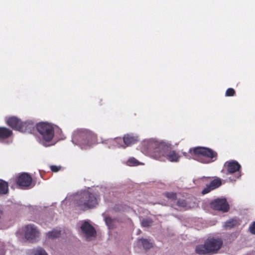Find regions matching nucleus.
I'll return each mask as SVG.
<instances>
[{
	"mask_svg": "<svg viewBox=\"0 0 255 255\" xmlns=\"http://www.w3.org/2000/svg\"><path fill=\"white\" fill-rule=\"evenodd\" d=\"M142 146V149L153 159L161 161L165 158L172 162L179 161L180 156L172 149L171 144L168 142L151 138L144 140Z\"/></svg>",
	"mask_w": 255,
	"mask_h": 255,
	"instance_id": "obj_1",
	"label": "nucleus"
},
{
	"mask_svg": "<svg viewBox=\"0 0 255 255\" xmlns=\"http://www.w3.org/2000/svg\"><path fill=\"white\" fill-rule=\"evenodd\" d=\"M99 197L93 193L85 191L74 195L68 196L64 201L67 203L71 201L81 210H86L95 207L98 203Z\"/></svg>",
	"mask_w": 255,
	"mask_h": 255,
	"instance_id": "obj_2",
	"label": "nucleus"
},
{
	"mask_svg": "<svg viewBox=\"0 0 255 255\" xmlns=\"http://www.w3.org/2000/svg\"><path fill=\"white\" fill-rule=\"evenodd\" d=\"M183 155L187 159H194L203 163H209L217 158V153L212 149L204 147L191 148L188 152H183Z\"/></svg>",
	"mask_w": 255,
	"mask_h": 255,
	"instance_id": "obj_3",
	"label": "nucleus"
},
{
	"mask_svg": "<svg viewBox=\"0 0 255 255\" xmlns=\"http://www.w3.org/2000/svg\"><path fill=\"white\" fill-rule=\"evenodd\" d=\"M72 141L82 148L86 149L96 142V136L90 130L79 129L74 132Z\"/></svg>",
	"mask_w": 255,
	"mask_h": 255,
	"instance_id": "obj_4",
	"label": "nucleus"
},
{
	"mask_svg": "<svg viewBox=\"0 0 255 255\" xmlns=\"http://www.w3.org/2000/svg\"><path fill=\"white\" fill-rule=\"evenodd\" d=\"M223 245L221 239L209 238L203 244L199 245L195 248V252L200 255H210L214 254L220 249Z\"/></svg>",
	"mask_w": 255,
	"mask_h": 255,
	"instance_id": "obj_5",
	"label": "nucleus"
},
{
	"mask_svg": "<svg viewBox=\"0 0 255 255\" xmlns=\"http://www.w3.org/2000/svg\"><path fill=\"white\" fill-rule=\"evenodd\" d=\"M36 129L40 135L39 142L45 146L50 145L48 143L54 137V129L53 127L48 124L42 123L37 125Z\"/></svg>",
	"mask_w": 255,
	"mask_h": 255,
	"instance_id": "obj_6",
	"label": "nucleus"
},
{
	"mask_svg": "<svg viewBox=\"0 0 255 255\" xmlns=\"http://www.w3.org/2000/svg\"><path fill=\"white\" fill-rule=\"evenodd\" d=\"M138 140V137L133 134H127L125 135L123 138H116L110 139L108 140L110 143L114 146L126 148L127 146L135 143Z\"/></svg>",
	"mask_w": 255,
	"mask_h": 255,
	"instance_id": "obj_7",
	"label": "nucleus"
},
{
	"mask_svg": "<svg viewBox=\"0 0 255 255\" xmlns=\"http://www.w3.org/2000/svg\"><path fill=\"white\" fill-rule=\"evenodd\" d=\"M7 125L15 130L21 132H31L33 125L29 123H22L21 121L14 117L9 118L6 121Z\"/></svg>",
	"mask_w": 255,
	"mask_h": 255,
	"instance_id": "obj_8",
	"label": "nucleus"
},
{
	"mask_svg": "<svg viewBox=\"0 0 255 255\" xmlns=\"http://www.w3.org/2000/svg\"><path fill=\"white\" fill-rule=\"evenodd\" d=\"M24 232L25 238L28 241L34 243L38 240L40 232L35 225L29 224L25 226L24 228Z\"/></svg>",
	"mask_w": 255,
	"mask_h": 255,
	"instance_id": "obj_9",
	"label": "nucleus"
},
{
	"mask_svg": "<svg viewBox=\"0 0 255 255\" xmlns=\"http://www.w3.org/2000/svg\"><path fill=\"white\" fill-rule=\"evenodd\" d=\"M81 234L88 240L95 238L96 231L94 228L88 222H84L81 226Z\"/></svg>",
	"mask_w": 255,
	"mask_h": 255,
	"instance_id": "obj_10",
	"label": "nucleus"
},
{
	"mask_svg": "<svg viewBox=\"0 0 255 255\" xmlns=\"http://www.w3.org/2000/svg\"><path fill=\"white\" fill-rule=\"evenodd\" d=\"M211 207L216 210L227 212L229 209V205L225 199H218L211 203Z\"/></svg>",
	"mask_w": 255,
	"mask_h": 255,
	"instance_id": "obj_11",
	"label": "nucleus"
},
{
	"mask_svg": "<svg viewBox=\"0 0 255 255\" xmlns=\"http://www.w3.org/2000/svg\"><path fill=\"white\" fill-rule=\"evenodd\" d=\"M32 178L27 173H22L18 178L17 183L21 187H26L31 184Z\"/></svg>",
	"mask_w": 255,
	"mask_h": 255,
	"instance_id": "obj_12",
	"label": "nucleus"
},
{
	"mask_svg": "<svg viewBox=\"0 0 255 255\" xmlns=\"http://www.w3.org/2000/svg\"><path fill=\"white\" fill-rule=\"evenodd\" d=\"M226 164L227 167L228 172L229 173L232 174L238 172L237 174L238 176L237 178H239L241 176L240 173L239 172L241 166L237 161L227 162Z\"/></svg>",
	"mask_w": 255,
	"mask_h": 255,
	"instance_id": "obj_13",
	"label": "nucleus"
},
{
	"mask_svg": "<svg viewBox=\"0 0 255 255\" xmlns=\"http://www.w3.org/2000/svg\"><path fill=\"white\" fill-rule=\"evenodd\" d=\"M221 184V181L219 179H216L213 180L210 184V185L207 186L203 191L202 194H205L209 193L211 190H213Z\"/></svg>",
	"mask_w": 255,
	"mask_h": 255,
	"instance_id": "obj_14",
	"label": "nucleus"
},
{
	"mask_svg": "<svg viewBox=\"0 0 255 255\" xmlns=\"http://www.w3.org/2000/svg\"><path fill=\"white\" fill-rule=\"evenodd\" d=\"M12 134V131L6 128L0 127V142H4L5 140Z\"/></svg>",
	"mask_w": 255,
	"mask_h": 255,
	"instance_id": "obj_15",
	"label": "nucleus"
},
{
	"mask_svg": "<svg viewBox=\"0 0 255 255\" xmlns=\"http://www.w3.org/2000/svg\"><path fill=\"white\" fill-rule=\"evenodd\" d=\"M238 225V221L236 220L231 219L225 222L223 225L225 230L231 229Z\"/></svg>",
	"mask_w": 255,
	"mask_h": 255,
	"instance_id": "obj_16",
	"label": "nucleus"
},
{
	"mask_svg": "<svg viewBox=\"0 0 255 255\" xmlns=\"http://www.w3.org/2000/svg\"><path fill=\"white\" fill-rule=\"evenodd\" d=\"M28 254L30 255H48L47 253L40 247L29 250Z\"/></svg>",
	"mask_w": 255,
	"mask_h": 255,
	"instance_id": "obj_17",
	"label": "nucleus"
},
{
	"mask_svg": "<svg viewBox=\"0 0 255 255\" xmlns=\"http://www.w3.org/2000/svg\"><path fill=\"white\" fill-rule=\"evenodd\" d=\"M8 191L7 183L2 180L0 179V194H5Z\"/></svg>",
	"mask_w": 255,
	"mask_h": 255,
	"instance_id": "obj_18",
	"label": "nucleus"
},
{
	"mask_svg": "<svg viewBox=\"0 0 255 255\" xmlns=\"http://www.w3.org/2000/svg\"><path fill=\"white\" fill-rule=\"evenodd\" d=\"M104 220L107 226L109 229H112L114 227L116 222L115 219H113L110 217H105Z\"/></svg>",
	"mask_w": 255,
	"mask_h": 255,
	"instance_id": "obj_19",
	"label": "nucleus"
},
{
	"mask_svg": "<svg viewBox=\"0 0 255 255\" xmlns=\"http://www.w3.org/2000/svg\"><path fill=\"white\" fill-rule=\"evenodd\" d=\"M60 235V231L58 230H53L51 232H49L47 234V236L48 238L53 239L58 237Z\"/></svg>",
	"mask_w": 255,
	"mask_h": 255,
	"instance_id": "obj_20",
	"label": "nucleus"
},
{
	"mask_svg": "<svg viewBox=\"0 0 255 255\" xmlns=\"http://www.w3.org/2000/svg\"><path fill=\"white\" fill-rule=\"evenodd\" d=\"M152 221L150 219H143L141 221L142 226L144 227H148L151 225Z\"/></svg>",
	"mask_w": 255,
	"mask_h": 255,
	"instance_id": "obj_21",
	"label": "nucleus"
},
{
	"mask_svg": "<svg viewBox=\"0 0 255 255\" xmlns=\"http://www.w3.org/2000/svg\"><path fill=\"white\" fill-rule=\"evenodd\" d=\"M139 241L141 243L143 247L145 249H149L152 246V244L146 239H141Z\"/></svg>",
	"mask_w": 255,
	"mask_h": 255,
	"instance_id": "obj_22",
	"label": "nucleus"
},
{
	"mask_svg": "<svg viewBox=\"0 0 255 255\" xmlns=\"http://www.w3.org/2000/svg\"><path fill=\"white\" fill-rule=\"evenodd\" d=\"M127 164L129 166H135L138 164V162L134 158H131L128 160Z\"/></svg>",
	"mask_w": 255,
	"mask_h": 255,
	"instance_id": "obj_23",
	"label": "nucleus"
},
{
	"mask_svg": "<svg viewBox=\"0 0 255 255\" xmlns=\"http://www.w3.org/2000/svg\"><path fill=\"white\" fill-rule=\"evenodd\" d=\"M165 196L169 198V199H171L172 200H174L176 198V194L173 193V192H171V193H166L165 194Z\"/></svg>",
	"mask_w": 255,
	"mask_h": 255,
	"instance_id": "obj_24",
	"label": "nucleus"
},
{
	"mask_svg": "<svg viewBox=\"0 0 255 255\" xmlns=\"http://www.w3.org/2000/svg\"><path fill=\"white\" fill-rule=\"evenodd\" d=\"M235 90L233 88H229L226 92V96H233L235 94Z\"/></svg>",
	"mask_w": 255,
	"mask_h": 255,
	"instance_id": "obj_25",
	"label": "nucleus"
},
{
	"mask_svg": "<svg viewBox=\"0 0 255 255\" xmlns=\"http://www.w3.org/2000/svg\"><path fill=\"white\" fill-rule=\"evenodd\" d=\"M250 231L253 234H255V222L250 226Z\"/></svg>",
	"mask_w": 255,
	"mask_h": 255,
	"instance_id": "obj_26",
	"label": "nucleus"
},
{
	"mask_svg": "<svg viewBox=\"0 0 255 255\" xmlns=\"http://www.w3.org/2000/svg\"><path fill=\"white\" fill-rule=\"evenodd\" d=\"M60 166H57L55 165H52L50 166V169L53 172L58 171L60 170Z\"/></svg>",
	"mask_w": 255,
	"mask_h": 255,
	"instance_id": "obj_27",
	"label": "nucleus"
},
{
	"mask_svg": "<svg viewBox=\"0 0 255 255\" xmlns=\"http://www.w3.org/2000/svg\"><path fill=\"white\" fill-rule=\"evenodd\" d=\"M178 204L180 206H184L186 204L185 202L183 200L181 201H178Z\"/></svg>",
	"mask_w": 255,
	"mask_h": 255,
	"instance_id": "obj_28",
	"label": "nucleus"
},
{
	"mask_svg": "<svg viewBox=\"0 0 255 255\" xmlns=\"http://www.w3.org/2000/svg\"><path fill=\"white\" fill-rule=\"evenodd\" d=\"M1 212L0 211V218H1Z\"/></svg>",
	"mask_w": 255,
	"mask_h": 255,
	"instance_id": "obj_29",
	"label": "nucleus"
}]
</instances>
